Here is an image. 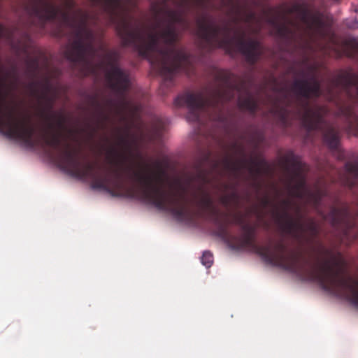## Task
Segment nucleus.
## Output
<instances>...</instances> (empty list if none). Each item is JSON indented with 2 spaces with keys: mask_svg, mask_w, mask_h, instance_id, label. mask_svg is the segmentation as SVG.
Here are the masks:
<instances>
[{
  "mask_svg": "<svg viewBox=\"0 0 358 358\" xmlns=\"http://www.w3.org/2000/svg\"><path fill=\"white\" fill-rule=\"evenodd\" d=\"M291 105V101L285 95L284 103L281 104L278 102H275L271 110L272 113L278 118L280 125L284 129L289 127L292 124V120L290 119L292 113L290 109Z\"/></svg>",
  "mask_w": 358,
  "mask_h": 358,
  "instance_id": "4468645a",
  "label": "nucleus"
},
{
  "mask_svg": "<svg viewBox=\"0 0 358 358\" xmlns=\"http://www.w3.org/2000/svg\"><path fill=\"white\" fill-rule=\"evenodd\" d=\"M308 28L313 30L315 34L321 38H324L326 36L324 24L319 18H313L311 23L308 24Z\"/></svg>",
  "mask_w": 358,
  "mask_h": 358,
  "instance_id": "a211bd4d",
  "label": "nucleus"
},
{
  "mask_svg": "<svg viewBox=\"0 0 358 358\" xmlns=\"http://www.w3.org/2000/svg\"><path fill=\"white\" fill-rule=\"evenodd\" d=\"M295 220L299 221L303 224V228L300 230V234L297 236L290 234L292 237L297 240L305 239L307 242H311L318 236L320 229L313 218H309L306 223L301 222L300 219Z\"/></svg>",
  "mask_w": 358,
  "mask_h": 358,
  "instance_id": "dca6fc26",
  "label": "nucleus"
},
{
  "mask_svg": "<svg viewBox=\"0 0 358 358\" xmlns=\"http://www.w3.org/2000/svg\"><path fill=\"white\" fill-rule=\"evenodd\" d=\"M274 27L277 35L287 43H292L295 41L296 31L292 27V22L287 20L283 22H278L273 20L271 22Z\"/></svg>",
  "mask_w": 358,
  "mask_h": 358,
  "instance_id": "2eb2a0df",
  "label": "nucleus"
},
{
  "mask_svg": "<svg viewBox=\"0 0 358 358\" xmlns=\"http://www.w3.org/2000/svg\"><path fill=\"white\" fill-rule=\"evenodd\" d=\"M236 146H237V143H233V148H236Z\"/></svg>",
  "mask_w": 358,
  "mask_h": 358,
  "instance_id": "7c9ffc66",
  "label": "nucleus"
},
{
  "mask_svg": "<svg viewBox=\"0 0 358 358\" xmlns=\"http://www.w3.org/2000/svg\"><path fill=\"white\" fill-rule=\"evenodd\" d=\"M196 22V34L203 43V49L222 48L230 55L238 52L250 65L255 64L262 55L261 43L257 39L246 38V32L242 29L234 30V36H231L232 28L229 24L220 25L208 14L199 17Z\"/></svg>",
  "mask_w": 358,
  "mask_h": 358,
  "instance_id": "0eeeda50",
  "label": "nucleus"
},
{
  "mask_svg": "<svg viewBox=\"0 0 358 358\" xmlns=\"http://www.w3.org/2000/svg\"><path fill=\"white\" fill-rule=\"evenodd\" d=\"M30 88L31 94L38 99V102L42 108L41 111V117L44 118L47 123L52 122V120L53 118L56 119L57 121L59 115L62 114H50L53 108L54 103L55 101V98L54 96H49L48 94L52 90V85L50 82L47 80L43 87V91L42 92H39L38 89L36 86L35 83H31L30 84Z\"/></svg>",
  "mask_w": 358,
  "mask_h": 358,
  "instance_id": "f8f14e48",
  "label": "nucleus"
},
{
  "mask_svg": "<svg viewBox=\"0 0 358 358\" xmlns=\"http://www.w3.org/2000/svg\"><path fill=\"white\" fill-rule=\"evenodd\" d=\"M98 7L106 22L115 27L124 47H132L146 58L163 78V85H173L175 75L187 71L192 57L178 47L176 24L187 25V13L199 0H159L151 3L153 23L150 27L131 14L133 0H87Z\"/></svg>",
  "mask_w": 358,
  "mask_h": 358,
  "instance_id": "f257e3e1",
  "label": "nucleus"
},
{
  "mask_svg": "<svg viewBox=\"0 0 358 358\" xmlns=\"http://www.w3.org/2000/svg\"><path fill=\"white\" fill-rule=\"evenodd\" d=\"M224 187H225V189H228L229 188V185H225Z\"/></svg>",
  "mask_w": 358,
  "mask_h": 358,
  "instance_id": "2f4dec72",
  "label": "nucleus"
},
{
  "mask_svg": "<svg viewBox=\"0 0 358 358\" xmlns=\"http://www.w3.org/2000/svg\"><path fill=\"white\" fill-rule=\"evenodd\" d=\"M201 263L206 268H210L213 263V256L209 251H205L201 258Z\"/></svg>",
  "mask_w": 358,
  "mask_h": 358,
  "instance_id": "6ab92c4d",
  "label": "nucleus"
},
{
  "mask_svg": "<svg viewBox=\"0 0 358 358\" xmlns=\"http://www.w3.org/2000/svg\"><path fill=\"white\" fill-rule=\"evenodd\" d=\"M8 35V31L6 29L0 24V38L7 36Z\"/></svg>",
  "mask_w": 358,
  "mask_h": 358,
  "instance_id": "b1692460",
  "label": "nucleus"
},
{
  "mask_svg": "<svg viewBox=\"0 0 358 358\" xmlns=\"http://www.w3.org/2000/svg\"><path fill=\"white\" fill-rule=\"evenodd\" d=\"M94 103H95L96 105L99 106V103H98L97 101H94Z\"/></svg>",
  "mask_w": 358,
  "mask_h": 358,
  "instance_id": "72a5a7b5",
  "label": "nucleus"
},
{
  "mask_svg": "<svg viewBox=\"0 0 358 358\" xmlns=\"http://www.w3.org/2000/svg\"><path fill=\"white\" fill-rule=\"evenodd\" d=\"M164 124L162 123V122H159L157 125L155 126V127L154 128V133H155V135L157 136V137H159L162 133H163V131H164Z\"/></svg>",
  "mask_w": 358,
  "mask_h": 358,
  "instance_id": "412c9836",
  "label": "nucleus"
},
{
  "mask_svg": "<svg viewBox=\"0 0 358 358\" xmlns=\"http://www.w3.org/2000/svg\"><path fill=\"white\" fill-rule=\"evenodd\" d=\"M66 5L68 8H72L75 6V3L72 0H66Z\"/></svg>",
  "mask_w": 358,
  "mask_h": 358,
  "instance_id": "a878e982",
  "label": "nucleus"
},
{
  "mask_svg": "<svg viewBox=\"0 0 358 358\" xmlns=\"http://www.w3.org/2000/svg\"><path fill=\"white\" fill-rule=\"evenodd\" d=\"M29 66L34 69V70H36L38 67V62L37 59H31L29 60Z\"/></svg>",
  "mask_w": 358,
  "mask_h": 358,
  "instance_id": "4be33fe9",
  "label": "nucleus"
},
{
  "mask_svg": "<svg viewBox=\"0 0 358 358\" xmlns=\"http://www.w3.org/2000/svg\"><path fill=\"white\" fill-rule=\"evenodd\" d=\"M234 222L241 227L243 233L240 236H234L229 239V248L236 250H253L269 264L294 273L303 280L315 282L322 289L327 287L333 260L336 257L331 250L324 249V253L330 256L329 259L313 264L295 251L288 250L282 241H278L273 245H257L255 227L245 222L241 215L235 217Z\"/></svg>",
  "mask_w": 358,
  "mask_h": 358,
  "instance_id": "20e7f679",
  "label": "nucleus"
},
{
  "mask_svg": "<svg viewBox=\"0 0 358 358\" xmlns=\"http://www.w3.org/2000/svg\"><path fill=\"white\" fill-rule=\"evenodd\" d=\"M345 169L343 185L350 189L358 186V161L347 162ZM331 270L324 290L338 296H345L358 308V280L344 275V262L340 254L334 258Z\"/></svg>",
  "mask_w": 358,
  "mask_h": 358,
  "instance_id": "6e6552de",
  "label": "nucleus"
},
{
  "mask_svg": "<svg viewBox=\"0 0 358 358\" xmlns=\"http://www.w3.org/2000/svg\"><path fill=\"white\" fill-rule=\"evenodd\" d=\"M300 211H301L300 208H299V206H298V207H296V213H297L298 214H299V213H300Z\"/></svg>",
  "mask_w": 358,
  "mask_h": 358,
  "instance_id": "c756f323",
  "label": "nucleus"
},
{
  "mask_svg": "<svg viewBox=\"0 0 358 358\" xmlns=\"http://www.w3.org/2000/svg\"><path fill=\"white\" fill-rule=\"evenodd\" d=\"M227 196H229V199L231 201V203L236 201L238 199V195L235 191L231 192L230 194H227Z\"/></svg>",
  "mask_w": 358,
  "mask_h": 358,
  "instance_id": "5701e85b",
  "label": "nucleus"
},
{
  "mask_svg": "<svg viewBox=\"0 0 358 358\" xmlns=\"http://www.w3.org/2000/svg\"><path fill=\"white\" fill-rule=\"evenodd\" d=\"M210 171L203 167L201 163L198 164L196 168V173L190 178L191 181H198L201 185H206L210 182L209 178Z\"/></svg>",
  "mask_w": 358,
  "mask_h": 358,
  "instance_id": "f3484780",
  "label": "nucleus"
},
{
  "mask_svg": "<svg viewBox=\"0 0 358 358\" xmlns=\"http://www.w3.org/2000/svg\"><path fill=\"white\" fill-rule=\"evenodd\" d=\"M254 17V13H248L246 15V17L245 19V21L246 22H249L252 18Z\"/></svg>",
  "mask_w": 358,
  "mask_h": 358,
  "instance_id": "bb28decb",
  "label": "nucleus"
},
{
  "mask_svg": "<svg viewBox=\"0 0 358 358\" xmlns=\"http://www.w3.org/2000/svg\"><path fill=\"white\" fill-rule=\"evenodd\" d=\"M215 86L198 92H187L178 96L174 103L178 107L186 106L188 122L203 124L202 115L209 119L222 121L226 102L238 96L240 108L255 115L259 108L258 100L251 94L246 82L224 71L215 76Z\"/></svg>",
  "mask_w": 358,
  "mask_h": 358,
  "instance_id": "39448f33",
  "label": "nucleus"
},
{
  "mask_svg": "<svg viewBox=\"0 0 358 358\" xmlns=\"http://www.w3.org/2000/svg\"><path fill=\"white\" fill-rule=\"evenodd\" d=\"M218 166H219V162L218 161H215L213 162V169H216V168H217Z\"/></svg>",
  "mask_w": 358,
  "mask_h": 358,
  "instance_id": "c85d7f7f",
  "label": "nucleus"
},
{
  "mask_svg": "<svg viewBox=\"0 0 358 358\" xmlns=\"http://www.w3.org/2000/svg\"><path fill=\"white\" fill-rule=\"evenodd\" d=\"M221 163L229 176L236 180L241 177L243 169H248L249 176L245 177V180L250 182L251 187L257 189L261 188L262 185L259 178L263 172L262 166L265 164L264 160H248L245 158L233 159L229 157H225Z\"/></svg>",
  "mask_w": 358,
  "mask_h": 358,
  "instance_id": "9d476101",
  "label": "nucleus"
},
{
  "mask_svg": "<svg viewBox=\"0 0 358 358\" xmlns=\"http://www.w3.org/2000/svg\"><path fill=\"white\" fill-rule=\"evenodd\" d=\"M208 158H209V157H208V156H207V157H206V160H208Z\"/></svg>",
  "mask_w": 358,
  "mask_h": 358,
  "instance_id": "f704fd0d",
  "label": "nucleus"
},
{
  "mask_svg": "<svg viewBox=\"0 0 358 358\" xmlns=\"http://www.w3.org/2000/svg\"><path fill=\"white\" fill-rule=\"evenodd\" d=\"M66 122V118L64 115H59L55 123H47L42 136L46 146L58 151L59 165L64 171L80 180L90 179L93 189L103 190L113 196L133 197L134 189L127 188L123 179V171H127L129 178L140 185L141 196L143 200L159 210L171 213L178 221L194 220L195 213L182 201V197L174 192L166 191L158 185L162 182L164 173L159 163L157 164L156 172L151 171L148 168L146 173L132 171L130 166H125L131 152L128 131L124 134L119 132L115 146L110 147L108 150V159L115 169L110 173L102 174L94 164L82 163L77 150L71 149L69 143H66L64 148H61Z\"/></svg>",
  "mask_w": 358,
  "mask_h": 358,
  "instance_id": "f03ea898",
  "label": "nucleus"
},
{
  "mask_svg": "<svg viewBox=\"0 0 358 358\" xmlns=\"http://www.w3.org/2000/svg\"><path fill=\"white\" fill-rule=\"evenodd\" d=\"M283 166L289 176L287 186L290 194L310 205L320 216L329 222L335 229L341 231L344 236H350V231L357 227L358 213L355 217L350 206L343 203L340 208L331 206L326 214L321 205L322 199L329 196V192L325 189L318 187L311 191L307 187L304 164L294 155L290 154L283 159Z\"/></svg>",
  "mask_w": 358,
  "mask_h": 358,
  "instance_id": "423d86ee",
  "label": "nucleus"
},
{
  "mask_svg": "<svg viewBox=\"0 0 358 358\" xmlns=\"http://www.w3.org/2000/svg\"><path fill=\"white\" fill-rule=\"evenodd\" d=\"M73 131L72 129H69V133H71V134H72V133H73Z\"/></svg>",
  "mask_w": 358,
  "mask_h": 358,
  "instance_id": "473e14b6",
  "label": "nucleus"
},
{
  "mask_svg": "<svg viewBox=\"0 0 358 358\" xmlns=\"http://www.w3.org/2000/svg\"><path fill=\"white\" fill-rule=\"evenodd\" d=\"M270 203L271 201L268 196H265L261 199V204L264 208L268 206Z\"/></svg>",
  "mask_w": 358,
  "mask_h": 358,
  "instance_id": "393cba45",
  "label": "nucleus"
},
{
  "mask_svg": "<svg viewBox=\"0 0 358 358\" xmlns=\"http://www.w3.org/2000/svg\"><path fill=\"white\" fill-rule=\"evenodd\" d=\"M6 78H0V133L10 139L20 141L29 148H34L37 141L34 139V127L29 118L17 119L13 110H6V99L8 91H5Z\"/></svg>",
  "mask_w": 358,
  "mask_h": 358,
  "instance_id": "1a4fd4ad",
  "label": "nucleus"
},
{
  "mask_svg": "<svg viewBox=\"0 0 358 358\" xmlns=\"http://www.w3.org/2000/svg\"><path fill=\"white\" fill-rule=\"evenodd\" d=\"M197 205L200 208L201 212H199L196 214L199 215L206 214L211 222L219 226L220 234L222 236L224 235L227 231L225 227L221 223L220 218V211L214 206L213 200L210 194L208 193L203 192L198 201Z\"/></svg>",
  "mask_w": 358,
  "mask_h": 358,
  "instance_id": "ddd939ff",
  "label": "nucleus"
},
{
  "mask_svg": "<svg viewBox=\"0 0 358 358\" xmlns=\"http://www.w3.org/2000/svg\"><path fill=\"white\" fill-rule=\"evenodd\" d=\"M292 201L289 199H282L280 206H275L273 211L274 217L283 232L287 234H294L297 236L303 226L299 221H296L289 214V208Z\"/></svg>",
  "mask_w": 358,
  "mask_h": 358,
  "instance_id": "9b49d317",
  "label": "nucleus"
},
{
  "mask_svg": "<svg viewBox=\"0 0 358 358\" xmlns=\"http://www.w3.org/2000/svg\"><path fill=\"white\" fill-rule=\"evenodd\" d=\"M220 203L226 208H229L231 206V201L229 199V196L227 194L222 195L220 198Z\"/></svg>",
  "mask_w": 358,
  "mask_h": 358,
  "instance_id": "aec40b11",
  "label": "nucleus"
},
{
  "mask_svg": "<svg viewBox=\"0 0 358 358\" xmlns=\"http://www.w3.org/2000/svg\"><path fill=\"white\" fill-rule=\"evenodd\" d=\"M25 10L32 20H37L36 26L41 29H44L48 22L55 20L70 27L73 38L64 51L65 57L73 68L79 70L82 76H97L103 69L108 87L117 95L122 106L129 105L127 99L131 85L129 72L119 65L118 52L105 50L103 45L99 48L104 51V55L96 61L98 50L94 46V34L88 26L91 17L88 12L77 10L76 14L79 17L77 20L49 0H28Z\"/></svg>",
  "mask_w": 358,
  "mask_h": 358,
  "instance_id": "7ed1b4c3",
  "label": "nucleus"
},
{
  "mask_svg": "<svg viewBox=\"0 0 358 358\" xmlns=\"http://www.w3.org/2000/svg\"><path fill=\"white\" fill-rule=\"evenodd\" d=\"M350 29H357L358 28V22L355 21L352 25L348 26Z\"/></svg>",
  "mask_w": 358,
  "mask_h": 358,
  "instance_id": "cd10ccee",
  "label": "nucleus"
}]
</instances>
